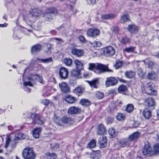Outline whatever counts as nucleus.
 Wrapping results in <instances>:
<instances>
[{
  "mask_svg": "<svg viewBox=\"0 0 159 159\" xmlns=\"http://www.w3.org/2000/svg\"><path fill=\"white\" fill-rule=\"evenodd\" d=\"M24 115L27 116V117H24L25 118H27L28 119L31 120V122L28 123L29 124L42 125L43 123V122L41 120L40 116L38 115H36L32 112H26L24 113Z\"/></svg>",
  "mask_w": 159,
  "mask_h": 159,
  "instance_id": "nucleus-1",
  "label": "nucleus"
},
{
  "mask_svg": "<svg viewBox=\"0 0 159 159\" xmlns=\"http://www.w3.org/2000/svg\"><path fill=\"white\" fill-rule=\"evenodd\" d=\"M22 154L25 159H34L35 156L33 149L30 148H25L23 150Z\"/></svg>",
  "mask_w": 159,
  "mask_h": 159,
  "instance_id": "nucleus-2",
  "label": "nucleus"
},
{
  "mask_svg": "<svg viewBox=\"0 0 159 159\" xmlns=\"http://www.w3.org/2000/svg\"><path fill=\"white\" fill-rule=\"evenodd\" d=\"M57 11L54 8L49 9V12H46L43 14V17L44 18L45 20L49 22H51L53 14L57 13Z\"/></svg>",
  "mask_w": 159,
  "mask_h": 159,
  "instance_id": "nucleus-3",
  "label": "nucleus"
},
{
  "mask_svg": "<svg viewBox=\"0 0 159 159\" xmlns=\"http://www.w3.org/2000/svg\"><path fill=\"white\" fill-rule=\"evenodd\" d=\"M71 53L78 57H82L84 54V50L81 49H77L76 46L74 45L70 48Z\"/></svg>",
  "mask_w": 159,
  "mask_h": 159,
  "instance_id": "nucleus-4",
  "label": "nucleus"
},
{
  "mask_svg": "<svg viewBox=\"0 0 159 159\" xmlns=\"http://www.w3.org/2000/svg\"><path fill=\"white\" fill-rule=\"evenodd\" d=\"M145 145L142 150V153L145 155H151L153 154V152L151 147L149 143L146 142L144 143Z\"/></svg>",
  "mask_w": 159,
  "mask_h": 159,
  "instance_id": "nucleus-5",
  "label": "nucleus"
},
{
  "mask_svg": "<svg viewBox=\"0 0 159 159\" xmlns=\"http://www.w3.org/2000/svg\"><path fill=\"white\" fill-rule=\"evenodd\" d=\"M146 87L150 91L149 93L145 91V93L149 95H152L156 96L157 94V92L155 88L154 84L152 82H149L147 84Z\"/></svg>",
  "mask_w": 159,
  "mask_h": 159,
  "instance_id": "nucleus-6",
  "label": "nucleus"
},
{
  "mask_svg": "<svg viewBox=\"0 0 159 159\" xmlns=\"http://www.w3.org/2000/svg\"><path fill=\"white\" fill-rule=\"evenodd\" d=\"M97 70L99 73H102L104 72H110L112 70H110L107 65H105L101 63H97Z\"/></svg>",
  "mask_w": 159,
  "mask_h": 159,
  "instance_id": "nucleus-7",
  "label": "nucleus"
},
{
  "mask_svg": "<svg viewBox=\"0 0 159 159\" xmlns=\"http://www.w3.org/2000/svg\"><path fill=\"white\" fill-rule=\"evenodd\" d=\"M103 51L104 54L108 57L113 56L115 53L114 48L110 46L104 48Z\"/></svg>",
  "mask_w": 159,
  "mask_h": 159,
  "instance_id": "nucleus-8",
  "label": "nucleus"
},
{
  "mask_svg": "<svg viewBox=\"0 0 159 159\" xmlns=\"http://www.w3.org/2000/svg\"><path fill=\"white\" fill-rule=\"evenodd\" d=\"M30 14L33 18H36L39 17L41 15V11L37 8H33L30 9L29 11Z\"/></svg>",
  "mask_w": 159,
  "mask_h": 159,
  "instance_id": "nucleus-9",
  "label": "nucleus"
},
{
  "mask_svg": "<svg viewBox=\"0 0 159 159\" xmlns=\"http://www.w3.org/2000/svg\"><path fill=\"white\" fill-rule=\"evenodd\" d=\"M118 83V80L113 77L107 78L106 81V87L113 86L116 85Z\"/></svg>",
  "mask_w": 159,
  "mask_h": 159,
  "instance_id": "nucleus-10",
  "label": "nucleus"
},
{
  "mask_svg": "<svg viewBox=\"0 0 159 159\" xmlns=\"http://www.w3.org/2000/svg\"><path fill=\"white\" fill-rule=\"evenodd\" d=\"M68 73V69L64 67H61L59 70V76L62 79H66Z\"/></svg>",
  "mask_w": 159,
  "mask_h": 159,
  "instance_id": "nucleus-11",
  "label": "nucleus"
},
{
  "mask_svg": "<svg viewBox=\"0 0 159 159\" xmlns=\"http://www.w3.org/2000/svg\"><path fill=\"white\" fill-rule=\"evenodd\" d=\"M99 30L96 28H91L88 30L87 34L90 37H94L99 35Z\"/></svg>",
  "mask_w": 159,
  "mask_h": 159,
  "instance_id": "nucleus-12",
  "label": "nucleus"
},
{
  "mask_svg": "<svg viewBox=\"0 0 159 159\" xmlns=\"http://www.w3.org/2000/svg\"><path fill=\"white\" fill-rule=\"evenodd\" d=\"M59 86L61 92L64 93H67L70 91V88L68 84L65 82H61L59 84Z\"/></svg>",
  "mask_w": 159,
  "mask_h": 159,
  "instance_id": "nucleus-13",
  "label": "nucleus"
},
{
  "mask_svg": "<svg viewBox=\"0 0 159 159\" xmlns=\"http://www.w3.org/2000/svg\"><path fill=\"white\" fill-rule=\"evenodd\" d=\"M119 145L122 147H129L130 144V142L128 139H122L119 141Z\"/></svg>",
  "mask_w": 159,
  "mask_h": 159,
  "instance_id": "nucleus-14",
  "label": "nucleus"
},
{
  "mask_svg": "<svg viewBox=\"0 0 159 159\" xmlns=\"http://www.w3.org/2000/svg\"><path fill=\"white\" fill-rule=\"evenodd\" d=\"M33 18L29 14H25L23 16V19L29 26H31Z\"/></svg>",
  "mask_w": 159,
  "mask_h": 159,
  "instance_id": "nucleus-15",
  "label": "nucleus"
},
{
  "mask_svg": "<svg viewBox=\"0 0 159 159\" xmlns=\"http://www.w3.org/2000/svg\"><path fill=\"white\" fill-rule=\"evenodd\" d=\"M81 111V109L75 107H71L69 108L68 113L72 115L79 113Z\"/></svg>",
  "mask_w": 159,
  "mask_h": 159,
  "instance_id": "nucleus-16",
  "label": "nucleus"
},
{
  "mask_svg": "<svg viewBox=\"0 0 159 159\" xmlns=\"http://www.w3.org/2000/svg\"><path fill=\"white\" fill-rule=\"evenodd\" d=\"M107 137L105 136H103L102 137L99 138L98 143L101 147L104 148L107 146Z\"/></svg>",
  "mask_w": 159,
  "mask_h": 159,
  "instance_id": "nucleus-17",
  "label": "nucleus"
},
{
  "mask_svg": "<svg viewBox=\"0 0 159 159\" xmlns=\"http://www.w3.org/2000/svg\"><path fill=\"white\" fill-rule=\"evenodd\" d=\"M140 135V133L138 131L136 132L129 137L128 139L130 141H134L137 140Z\"/></svg>",
  "mask_w": 159,
  "mask_h": 159,
  "instance_id": "nucleus-18",
  "label": "nucleus"
},
{
  "mask_svg": "<svg viewBox=\"0 0 159 159\" xmlns=\"http://www.w3.org/2000/svg\"><path fill=\"white\" fill-rule=\"evenodd\" d=\"M42 48V46L40 44H37L33 46L31 48V52L35 54L39 52Z\"/></svg>",
  "mask_w": 159,
  "mask_h": 159,
  "instance_id": "nucleus-19",
  "label": "nucleus"
},
{
  "mask_svg": "<svg viewBox=\"0 0 159 159\" xmlns=\"http://www.w3.org/2000/svg\"><path fill=\"white\" fill-rule=\"evenodd\" d=\"M40 61L41 62L43 63H48L51 62L52 61V58L51 57L45 59H39L36 58H34L31 60V62L34 64L37 61Z\"/></svg>",
  "mask_w": 159,
  "mask_h": 159,
  "instance_id": "nucleus-20",
  "label": "nucleus"
},
{
  "mask_svg": "<svg viewBox=\"0 0 159 159\" xmlns=\"http://www.w3.org/2000/svg\"><path fill=\"white\" fill-rule=\"evenodd\" d=\"M143 115L146 119H148L152 116V112L150 109L146 108L144 109L143 111Z\"/></svg>",
  "mask_w": 159,
  "mask_h": 159,
  "instance_id": "nucleus-21",
  "label": "nucleus"
},
{
  "mask_svg": "<svg viewBox=\"0 0 159 159\" xmlns=\"http://www.w3.org/2000/svg\"><path fill=\"white\" fill-rule=\"evenodd\" d=\"M128 30L131 33L134 34L138 32L139 28L135 25L132 24L129 25Z\"/></svg>",
  "mask_w": 159,
  "mask_h": 159,
  "instance_id": "nucleus-22",
  "label": "nucleus"
},
{
  "mask_svg": "<svg viewBox=\"0 0 159 159\" xmlns=\"http://www.w3.org/2000/svg\"><path fill=\"white\" fill-rule=\"evenodd\" d=\"M106 128L102 124H100L98 126V134L99 135L104 134L106 132Z\"/></svg>",
  "mask_w": 159,
  "mask_h": 159,
  "instance_id": "nucleus-23",
  "label": "nucleus"
},
{
  "mask_svg": "<svg viewBox=\"0 0 159 159\" xmlns=\"http://www.w3.org/2000/svg\"><path fill=\"white\" fill-rule=\"evenodd\" d=\"M62 120L64 125L65 124H66L68 125H70L73 124V123L74 122V120L73 119H72L70 117L65 116L63 117Z\"/></svg>",
  "mask_w": 159,
  "mask_h": 159,
  "instance_id": "nucleus-24",
  "label": "nucleus"
},
{
  "mask_svg": "<svg viewBox=\"0 0 159 159\" xmlns=\"http://www.w3.org/2000/svg\"><path fill=\"white\" fill-rule=\"evenodd\" d=\"M41 131V129L39 128H35L33 131V136L35 139H38L39 137L40 133Z\"/></svg>",
  "mask_w": 159,
  "mask_h": 159,
  "instance_id": "nucleus-25",
  "label": "nucleus"
},
{
  "mask_svg": "<svg viewBox=\"0 0 159 159\" xmlns=\"http://www.w3.org/2000/svg\"><path fill=\"white\" fill-rule=\"evenodd\" d=\"M63 118L61 119L59 117H55L54 118V120L56 124L61 127H63L64 125H63Z\"/></svg>",
  "mask_w": 159,
  "mask_h": 159,
  "instance_id": "nucleus-26",
  "label": "nucleus"
},
{
  "mask_svg": "<svg viewBox=\"0 0 159 159\" xmlns=\"http://www.w3.org/2000/svg\"><path fill=\"white\" fill-rule=\"evenodd\" d=\"M144 103L148 107H152L154 105V101L153 99L149 98L145 99Z\"/></svg>",
  "mask_w": 159,
  "mask_h": 159,
  "instance_id": "nucleus-27",
  "label": "nucleus"
},
{
  "mask_svg": "<svg viewBox=\"0 0 159 159\" xmlns=\"http://www.w3.org/2000/svg\"><path fill=\"white\" fill-rule=\"evenodd\" d=\"M74 63L76 65V68L77 70H81L83 69V65L82 62L78 60H75Z\"/></svg>",
  "mask_w": 159,
  "mask_h": 159,
  "instance_id": "nucleus-28",
  "label": "nucleus"
},
{
  "mask_svg": "<svg viewBox=\"0 0 159 159\" xmlns=\"http://www.w3.org/2000/svg\"><path fill=\"white\" fill-rule=\"evenodd\" d=\"M108 133L111 138L116 137L118 134V132L112 128L109 129Z\"/></svg>",
  "mask_w": 159,
  "mask_h": 159,
  "instance_id": "nucleus-29",
  "label": "nucleus"
},
{
  "mask_svg": "<svg viewBox=\"0 0 159 159\" xmlns=\"http://www.w3.org/2000/svg\"><path fill=\"white\" fill-rule=\"evenodd\" d=\"M135 48L134 47H127L123 50V53L125 54L126 52L127 53H132L134 52Z\"/></svg>",
  "mask_w": 159,
  "mask_h": 159,
  "instance_id": "nucleus-30",
  "label": "nucleus"
},
{
  "mask_svg": "<svg viewBox=\"0 0 159 159\" xmlns=\"http://www.w3.org/2000/svg\"><path fill=\"white\" fill-rule=\"evenodd\" d=\"M65 100L69 103H73L75 102L76 99L75 97L71 95H68L65 98Z\"/></svg>",
  "mask_w": 159,
  "mask_h": 159,
  "instance_id": "nucleus-31",
  "label": "nucleus"
},
{
  "mask_svg": "<svg viewBox=\"0 0 159 159\" xmlns=\"http://www.w3.org/2000/svg\"><path fill=\"white\" fill-rule=\"evenodd\" d=\"M130 39L126 36L123 37L120 41V43L124 45H126L130 42Z\"/></svg>",
  "mask_w": 159,
  "mask_h": 159,
  "instance_id": "nucleus-32",
  "label": "nucleus"
},
{
  "mask_svg": "<svg viewBox=\"0 0 159 159\" xmlns=\"http://www.w3.org/2000/svg\"><path fill=\"white\" fill-rule=\"evenodd\" d=\"M116 15L113 14H107L101 16V18L104 19H111L116 17Z\"/></svg>",
  "mask_w": 159,
  "mask_h": 159,
  "instance_id": "nucleus-33",
  "label": "nucleus"
},
{
  "mask_svg": "<svg viewBox=\"0 0 159 159\" xmlns=\"http://www.w3.org/2000/svg\"><path fill=\"white\" fill-rule=\"evenodd\" d=\"M97 63H90L89 64L88 69L90 70H93L95 72H96V71H97Z\"/></svg>",
  "mask_w": 159,
  "mask_h": 159,
  "instance_id": "nucleus-34",
  "label": "nucleus"
},
{
  "mask_svg": "<svg viewBox=\"0 0 159 159\" xmlns=\"http://www.w3.org/2000/svg\"><path fill=\"white\" fill-rule=\"evenodd\" d=\"M129 20V16L128 14H124L121 17L120 21L122 23H124Z\"/></svg>",
  "mask_w": 159,
  "mask_h": 159,
  "instance_id": "nucleus-35",
  "label": "nucleus"
},
{
  "mask_svg": "<svg viewBox=\"0 0 159 159\" xmlns=\"http://www.w3.org/2000/svg\"><path fill=\"white\" fill-rule=\"evenodd\" d=\"M116 110V105L114 103H111L107 109V111L108 112H112L113 111Z\"/></svg>",
  "mask_w": 159,
  "mask_h": 159,
  "instance_id": "nucleus-36",
  "label": "nucleus"
},
{
  "mask_svg": "<svg viewBox=\"0 0 159 159\" xmlns=\"http://www.w3.org/2000/svg\"><path fill=\"white\" fill-rule=\"evenodd\" d=\"M91 87L93 88H97L96 84L98 82V80L97 79L93 80L91 81H87Z\"/></svg>",
  "mask_w": 159,
  "mask_h": 159,
  "instance_id": "nucleus-37",
  "label": "nucleus"
},
{
  "mask_svg": "<svg viewBox=\"0 0 159 159\" xmlns=\"http://www.w3.org/2000/svg\"><path fill=\"white\" fill-rule=\"evenodd\" d=\"M127 90V88L124 85H122L120 86L118 89V92L120 93L123 94H125V91Z\"/></svg>",
  "mask_w": 159,
  "mask_h": 159,
  "instance_id": "nucleus-38",
  "label": "nucleus"
},
{
  "mask_svg": "<svg viewBox=\"0 0 159 159\" xmlns=\"http://www.w3.org/2000/svg\"><path fill=\"white\" fill-rule=\"evenodd\" d=\"M134 106L132 104H128L127 105L125 110L126 111L129 113H130L132 112L134 109Z\"/></svg>",
  "mask_w": 159,
  "mask_h": 159,
  "instance_id": "nucleus-39",
  "label": "nucleus"
},
{
  "mask_svg": "<svg viewBox=\"0 0 159 159\" xmlns=\"http://www.w3.org/2000/svg\"><path fill=\"white\" fill-rule=\"evenodd\" d=\"M134 75V73L131 71H126L125 72V76L129 78H133Z\"/></svg>",
  "mask_w": 159,
  "mask_h": 159,
  "instance_id": "nucleus-40",
  "label": "nucleus"
},
{
  "mask_svg": "<svg viewBox=\"0 0 159 159\" xmlns=\"http://www.w3.org/2000/svg\"><path fill=\"white\" fill-rule=\"evenodd\" d=\"M157 77V74L154 72H150L148 74L147 77L148 79L154 80Z\"/></svg>",
  "mask_w": 159,
  "mask_h": 159,
  "instance_id": "nucleus-41",
  "label": "nucleus"
},
{
  "mask_svg": "<svg viewBox=\"0 0 159 159\" xmlns=\"http://www.w3.org/2000/svg\"><path fill=\"white\" fill-rule=\"evenodd\" d=\"M80 103L83 106H88L90 105V102L88 100L83 99L80 100Z\"/></svg>",
  "mask_w": 159,
  "mask_h": 159,
  "instance_id": "nucleus-42",
  "label": "nucleus"
},
{
  "mask_svg": "<svg viewBox=\"0 0 159 159\" xmlns=\"http://www.w3.org/2000/svg\"><path fill=\"white\" fill-rule=\"evenodd\" d=\"M46 155L47 156L48 159H55L57 157V155L54 153L47 152Z\"/></svg>",
  "mask_w": 159,
  "mask_h": 159,
  "instance_id": "nucleus-43",
  "label": "nucleus"
},
{
  "mask_svg": "<svg viewBox=\"0 0 159 159\" xmlns=\"http://www.w3.org/2000/svg\"><path fill=\"white\" fill-rule=\"evenodd\" d=\"M96 145V140L94 139H92L88 145V148H94Z\"/></svg>",
  "mask_w": 159,
  "mask_h": 159,
  "instance_id": "nucleus-44",
  "label": "nucleus"
},
{
  "mask_svg": "<svg viewBox=\"0 0 159 159\" xmlns=\"http://www.w3.org/2000/svg\"><path fill=\"white\" fill-rule=\"evenodd\" d=\"M64 61L66 65L70 66L72 64V60L70 58H66L64 59Z\"/></svg>",
  "mask_w": 159,
  "mask_h": 159,
  "instance_id": "nucleus-45",
  "label": "nucleus"
},
{
  "mask_svg": "<svg viewBox=\"0 0 159 159\" xmlns=\"http://www.w3.org/2000/svg\"><path fill=\"white\" fill-rule=\"evenodd\" d=\"M80 70H73L71 72V75L74 76H78L80 74Z\"/></svg>",
  "mask_w": 159,
  "mask_h": 159,
  "instance_id": "nucleus-46",
  "label": "nucleus"
},
{
  "mask_svg": "<svg viewBox=\"0 0 159 159\" xmlns=\"http://www.w3.org/2000/svg\"><path fill=\"white\" fill-rule=\"evenodd\" d=\"M95 96L98 98L100 99L103 97L104 94L101 92L97 91L96 93Z\"/></svg>",
  "mask_w": 159,
  "mask_h": 159,
  "instance_id": "nucleus-47",
  "label": "nucleus"
},
{
  "mask_svg": "<svg viewBox=\"0 0 159 159\" xmlns=\"http://www.w3.org/2000/svg\"><path fill=\"white\" fill-rule=\"evenodd\" d=\"M123 65V63L122 61H118L116 62L115 66L116 69H119Z\"/></svg>",
  "mask_w": 159,
  "mask_h": 159,
  "instance_id": "nucleus-48",
  "label": "nucleus"
},
{
  "mask_svg": "<svg viewBox=\"0 0 159 159\" xmlns=\"http://www.w3.org/2000/svg\"><path fill=\"white\" fill-rule=\"evenodd\" d=\"M84 90L80 87H78L75 89L74 90V93L76 94H79L82 93Z\"/></svg>",
  "mask_w": 159,
  "mask_h": 159,
  "instance_id": "nucleus-49",
  "label": "nucleus"
},
{
  "mask_svg": "<svg viewBox=\"0 0 159 159\" xmlns=\"http://www.w3.org/2000/svg\"><path fill=\"white\" fill-rule=\"evenodd\" d=\"M50 147L52 149L54 150L58 148L59 145L57 143H53L51 144Z\"/></svg>",
  "mask_w": 159,
  "mask_h": 159,
  "instance_id": "nucleus-50",
  "label": "nucleus"
},
{
  "mask_svg": "<svg viewBox=\"0 0 159 159\" xmlns=\"http://www.w3.org/2000/svg\"><path fill=\"white\" fill-rule=\"evenodd\" d=\"M92 44L94 48L99 47L102 45L101 43L100 42H97L96 41H94Z\"/></svg>",
  "mask_w": 159,
  "mask_h": 159,
  "instance_id": "nucleus-51",
  "label": "nucleus"
},
{
  "mask_svg": "<svg viewBox=\"0 0 159 159\" xmlns=\"http://www.w3.org/2000/svg\"><path fill=\"white\" fill-rule=\"evenodd\" d=\"M125 116L122 113H119L116 116L117 119L119 120H123Z\"/></svg>",
  "mask_w": 159,
  "mask_h": 159,
  "instance_id": "nucleus-52",
  "label": "nucleus"
},
{
  "mask_svg": "<svg viewBox=\"0 0 159 159\" xmlns=\"http://www.w3.org/2000/svg\"><path fill=\"white\" fill-rule=\"evenodd\" d=\"M148 60H145L144 62L145 64H146V65L148 66V67L151 68L153 65V63L151 61H149L148 62Z\"/></svg>",
  "mask_w": 159,
  "mask_h": 159,
  "instance_id": "nucleus-53",
  "label": "nucleus"
},
{
  "mask_svg": "<svg viewBox=\"0 0 159 159\" xmlns=\"http://www.w3.org/2000/svg\"><path fill=\"white\" fill-rule=\"evenodd\" d=\"M114 118L111 117H108L106 120V122L107 124H111L113 122Z\"/></svg>",
  "mask_w": 159,
  "mask_h": 159,
  "instance_id": "nucleus-54",
  "label": "nucleus"
},
{
  "mask_svg": "<svg viewBox=\"0 0 159 159\" xmlns=\"http://www.w3.org/2000/svg\"><path fill=\"white\" fill-rule=\"evenodd\" d=\"M35 78L38 80V81L41 83H43V80L42 76H40L38 75H35Z\"/></svg>",
  "mask_w": 159,
  "mask_h": 159,
  "instance_id": "nucleus-55",
  "label": "nucleus"
},
{
  "mask_svg": "<svg viewBox=\"0 0 159 159\" xmlns=\"http://www.w3.org/2000/svg\"><path fill=\"white\" fill-rule=\"evenodd\" d=\"M10 141V138L9 137H8L6 139V143L5 145V148H7L9 145Z\"/></svg>",
  "mask_w": 159,
  "mask_h": 159,
  "instance_id": "nucleus-56",
  "label": "nucleus"
},
{
  "mask_svg": "<svg viewBox=\"0 0 159 159\" xmlns=\"http://www.w3.org/2000/svg\"><path fill=\"white\" fill-rule=\"evenodd\" d=\"M23 85L24 87H27L28 86L32 87L33 84L30 81H25L23 83Z\"/></svg>",
  "mask_w": 159,
  "mask_h": 159,
  "instance_id": "nucleus-57",
  "label": "nucleus"
},
{
  "mask_svg": "<svg viewBox=\"0 0 159 159\" xmlns=\"http://www.w3.org/2000/svg\"><path fill=\"white\" fill-rule=\"evenodd\" d=\"M154 148L156 152H159V143L155 144L154 147Z\"/></svg>",
  "mask_w": 159,
  "mask_h": 159,
  "instance_id": "nucleus-58",
  "label": "nucleus"
},
{
  "mask_svg": "<svg viewBox=\"0 0 159 159\" xmlns=\"http://www.w3.org/2000/svg\"><path fill=\"white\" fill-rule=\"evenodd\" d=\"M78 38L80 41L82 42H85L86 40L84 37L83 36L80 35L78 37Z\"/></svg>",
  "mask_w": 159,
  "mask_h": 159,
  "instance_id": "nucleus-59",
  "label": "nucleus"
},
{
  "mask_svg": "<svg viewBox=\"0 0 159 159\" xmlns=\"http://www.w3.org/2000/svg\"><path fill=\"white\" fill-rule=\"evenodd\" d=\"M52 47V45L49 43H47L46 44V47L47 48V51L50 50Z\"/></svg>",
  "mask_w": 159,
  "mask_h": 159,
  "instance_id": "nucleus-60",
  "label": "nucleus"
},
{
  "mask_svg": "<svg viewBox=\"0 0 159 159\" xmlns=\"http://www.w3.org/2000/svg\"><path fill=\"white\" fill-rule=\"evenodd\" d=\"M89 4H94L96 3V0H86Z\"/></svg>",
  "mask_w": 159,
  "mask_h": 159,
  "instance_id": "nucleus-61",
  "label": "nucleus"
},
{
  "mask_svg": "<svg viewBox=\"0 0 159 159\" xmlns=\"http://www.w3.org/2000/svg\"><path fill=\"white\" fill-rule=\"evenodd\" d=\"M113 30L114 31V32L116 33H117L118 32L119 30L118 28L116 26H113L112 27Z\"/></svg>",
  "mask_w": 159,
  "mask_h": 159,
  "instance_id": "nucleus-62",
  "label": "nucleus"
},
{
  "mask_svg": "<svg viewBox=\"0 0 159 159\" xmlns=\"http://www.w3.org/2000/svg\"><path fill=\"white\" fill-rule=\"evenodd\" d=\"M17 34L16 31V30H14L13 31V36L14 38L16 39L17 38H19V37L18 35H17Z\"/></svg>",
  "mask_w": 159,
  "mask_h": 159,
  "instance_id": "nucleus-63",
  "label": "nucleus"
},
{
  "mask_svg": "<svg viewBox=\"0 0 159 159\" xmlns=\"http://www.w3.org/2000/svg\"><path fill=\"white\" fill-rule=\"evenodd\" d=\"M24 89L25 91L27 92L30 93L31 92L30 89L28 88L27 87H24Z\"/></svg>",
  "mask_w": 159,
  "mask_h": 159,
  "instance_id": "nucleus-64",
  "label": "nucleus"
}]
</instances>
